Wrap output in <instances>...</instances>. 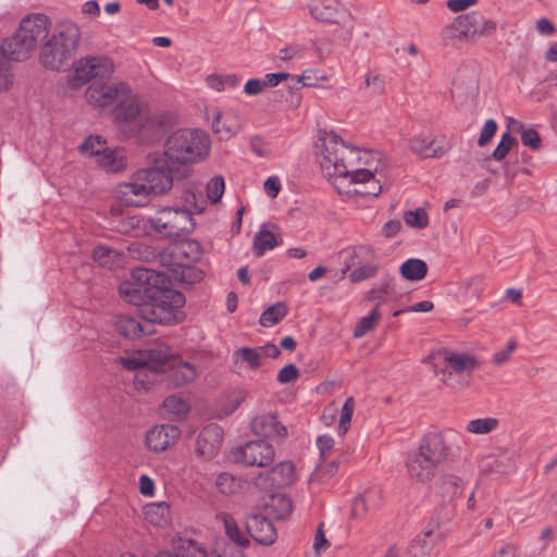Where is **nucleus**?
Masks as SVG:
<instances>
[{
    "label": "nucleus",
    "mask_w": 557,
    "mask_h": 557,
    "mask_svg": "<svg viewBox=\"0 0 557 557\" xmlns=\"http://www.w3.org/2000/svg\"><path fill=\"white\" fill-rule=\"evenodd\" d=\"M210 152V138L199 129H178L165 141L161 157L171 168L175 169L177 178L189 175L188 165L206 159Z\"/></svg>",
    "instance_id": "f257e3e1"
},
{
    "label": "nucleus",
    "mask_w": 557,
    "mask_h": 557,
    "mask_svg": "<svg viewBox=\"0 0 557 557\" xmlns=\"http://www.w3.org/2000/svg\"><path fill=\"white\" fill-rule=\"evenodd\" d=\"M449 446L442 433L425 434L416 451L406 459V470L410 480L426 483L431 481L437 469L449 458Z\"/></svg>",
    "instance_id": "f03ea898"
},
{
    "label": "nucleus",
    "mask_w": 557,
    "mask_h": 557,
    "mask_svg": "<svg viewBox=\"0 0 557 557\" xmlns=\"http://www.w3.org/2000/svg\"><path fill=\"white\" fill-rule=\"evenodd\" d=\"M322 148L319 162L324 175L332 180L336 188L342 191L346 181L352 174L357 151L334 132L325 133L321 138Z\"/></svg>",
    "instance_id": "7ed1b4c3"
},
{
    "label": "nucleus",
    "mask_w": 557,
    "mask_h": 557,
    "mask_svg": "<svg viewBox=\"0 0 557 557\" xmlns=\"http://www.w3.org/2000/svg\"><path fill=\"white\" fill-rule=\"evenodd\" d=\"M81 40V29L72 21H61L40 51V63L50 70L60 71L69 65Z\"/></svg>",
    "instance_id": "20e7f679"
},
{
    "label": "nucleus",
    "mask_w": 557,
    "mask_h": 557,
    "mask_svg": "<svg viewBox=\"0 0 557 557\" xmlns=\"http://www.w3.org/2000/svg\"><path fill=\"white\" fill-rule=\"evenodd\" d=\"M201 251L198 243L194 240L173 244L164 248L159 255V261L169 273H163L174 280L193 283L201 280V272L194 269L200 259Z\"/></svg>",
    "instance_id": "39448f33"
},
{
    "label": "nucleus",
    "mask_w": 557,
    "mask_h": 557,
    "mask_svg": "<svg viewBox=\"0 0 557 557\" xmlns=\"http://www.w3.org/2000/svg\"><path fill=\"white\" fill-rule=\"evenodd\" d=\"M184 304L185 296L181 292L158 284L149 301L139 311L141 318L147 320L151 326L153 323L171 325L183 320Z\"/></svg>",
    "instance_id": "423d86ee"
},
{
    "label": "nucleus",
    "mask_w": 557,
    "mask_h": 557,
    "mask_svg": "<svg viewBox=\"0 0 557 557\" xmlns=\"http://www.w3.org/2000/svg\"><path fill=\"white\" fill-rule=\"evenodd\" d=\"M165 283V275L152 269L138 268L132 272V281L120 285V296L128 304L143 308L158 284Z\"/></svg>",
    "instance_id": "0eeeda50"
},
{
    "label": "nucleus",
    "mask_w": 557,
    "mask_h": 557,
    "mask_svg": "<svg viewBox=\"0 0 557 557\" xmlns=\"http://www.w3.org/2000/svg\"><path fill=\"white\" fill-rule=\"evenodd\" d=\"M149 165L138 169L136 174L140 182L147 186L151 197L168 194L172 187L174 178H177L175 169L171 168L159 153L148 154Z\"/></svg>",
    "instance_id": "6e6552de"
},
{
    "label": "nucleus",
    "mask_w": 557,
    "mask_h": 557,
    "mask_svg": "<svg viewBox=\"0 0 557 557\" xmlns=\"http://www.w3.org/2000/svg\"><path fill=\"white\" fill-rule=\"evenodd\" d=\"M173 352L166 344H160L156 347L139 352L138 356L126 357L121 359V363L125 369L139 370L136 374V381L145 384V376L148 371L163 372L171 363Z\"/></svg>",
    "instance_id": "1a4fd4ad"
},
{
    "label": "nucleus",
    "mask_w": 557,
    "mask_h": 557,
    "mask_svg": "<svg viewBox=\"0 0 557 557\" xmlns=\"http://www.w3.org/2000/svg\"><path fill=\"white\" fill-rule=\"evenodd\" d=\"M151 227L168 237H178L194 228L193 218L188 210L182 208H163L150 219Z\"/></svg>",
    "instance_id": "9d476101"
},
{
    "label": "nucleus",
    "mask_w": 557,
    "mask_h": 557,
    "mask_svg": "<svg viewBox=\"0 0 557 557\" xmlns=\"http://www.w3.org/2000/svg\"><path fill=\"white\" fill-rule=\"evenodd\" d=\"M112 61L106 57H86L81 59L69 78L72 88H79L84 84L96 81L109 79L113 73Z\"/></svg>",
    "instance_id": "9b49d317"
},
{
    "label": "nucleus",
    "mask_w": 557,
    "mask_h": 557,
    "mask_svg": "<svg viewBox=\"0 0 557 557\" xmlns=\"http://www.w3.org/2000/svg\"><path fill=\"white\" fill-rule=\"evenodd\" d=\"M146 110V103L129 87V92L114 107V122L120 129L131 135Z\"/></svg>",
    "instance_id": "f8f14e48"
},
{
    "label": "nucleus",
    "mask_w": 557,
    "mask_h": 557,
    "mask_svg": "<svg viewBox=\"0 0 557 557\" xmlns=\"http://www.w3.org/2000/svg\"><path fill=\"white\" fill-rule=\"evenodd\" d=\"M129 92V85L124 82L96 81L88 86L85 97L88 103L107 108L125 97Z\"/></svg>",
    "instance_id": "ddd939ff"
},
{
    "label": "nucleus",
    "mask_w": 557,
    "mask_h": 557,
    "mask_svg": "<svg viewBox=\"0 0 557 557\" xmlns=\"http://www.w3.org/2000/svg\"><path fill=\"white\" fill-rule=\"evenodd\" d=\"M437 358L443 359L450 367V370H443L442 381L453 388L462 387L463 383L454 382V374L470 376L473 370L479 367L478 359L469 354L450 352L447 349L437 352Z\"/></svg>",
    "instance_id": "4468645a"
},
{
    "label": "nucleus",
    "mask_w": 557,
    "mask_h": 557,
    "mask_svg": "<svg viewBox=\"0 0 557 557\" xmlns=\"http://www.w3.org/2000/svg\"><path fill=\"white\" fill-rule=\"evenodd\" d=\"M232 454L236 462L263 468L274 460L275 450L271 444L258 440L236 447Z\"/></svg>",
    "instance_id": "2eb2a0df"
},
{
    "label": "nucleus",
    "mask_w": 557,
    "mask_h": 557,
    "mask_svg": "<svg viewBox=\"0 0 557 557\" xmlns=\"http://www.w3.org/2000/svg\"><path fill=\"white\" fill-rule=\"evenodd\" d=\"M453 27L460 36L474 38L478 36H492L497 29V24L493 20L485 18L480 12L472 11L456 17Z\"/></svg>",
    "instance_id": "dca6fc26"
},
{
    "label": "nucleus",
    "mask_w": 557,
    "mask_h": 557,
    "mask_svg": "<svg viewBox=\"0 0 557 557\" xmlns=\"http://www.w3.org/2000/svg\"><path fill=\"white\" fill-rule=\"evenodd\" d=\"M381 173L375 168L370 169H355L352 174L346 181L344 186H355L354 189H348L346 193H355L361 196L377 197L383 190L384 182L381 178Z\"/></svg>",
    "instance_id": "f3484780"
},
{
    "label": "nucleus",
    "mask_w": 557,
    "mask_h": 557,
    "mask_svg": "<svg viewBox=\"0 0 557 557\" xmlns=\"http://www.w3.org/2000/svg\"><path fill=\"white\" fill-rule=\"evenodd\" d=\"M114 195L121 203L137 208L147 206L152 198L136 172L131 175L127 182L115 187Z\"/></svg>",
    "instance_id": "a211bd4d"
},
{
    "label": "nucleus",
    "mask_w": 557,
    "mask_h": 557,
    "mask_svg": "<svg viewBox=\"0 0 557 557\" xmlns=\"http://www.w3.org/2000/svg\"><path fill=\"white\" fill-rule=\"evenodd\" d=\"M51 29V21L46 14L34 13L23 17L17 28L18 34L34 49L48 38Z\"/></svg>",
    "instance_id": "6ab92c4d"
},
{
    "label": "nucleus",
    "mask_w": 557,
    "mask_h": 557,
    "mask_svg": "<svg viewBox=\"0 0 557 557\" xmlns=\"http://www.w3.org/2000/svg\"><path fill=\"white\" fill-rule=\"evenodd\" d=\"M250 429L255 435L273 441H282L287 436L286 426L273 412L256 416L250 422Z\"/></svg>",
    "instance_id": "aec40b11"
},
{
    "label": "nucleus",
    "mask_w": 557,
    "mask_h": 557,
    "mask_svg": "<svg viewBox=\"0 0 557 557\" xmlns=\"http://www.w3.org/2000/svg\"><path fill=\"white\" fill-rule=\"evenodd\" d=\"M222 441L223 430L220 425L211 423L205 426L197 437V455L205 459L214 458L222 446Z\"/></svg>",
    "instance_id": "412c9836"
},
{
    "label": "nucleus",
    "mask_w": 557,
    "mask_h": 557,
    "mask_svg": "<svg viewBox=\"0 0 557 557\" xmlns=\"http://www.w3.org/2000/svg\"><path fill=\"white\" fill-rule=\"evenodd\" d=\"M224 529L231 543L226 544L219 557H245L243 548L249 545V539L243 533L235 519L230 515L223 516Z\"/></svg>",
    "instance_id": "4be33fe9"
},
{
    "label": "nucleus",
    "mask_w": 557,
    "mask_h": 557,
    "mask_svg": "<svg viewBox=\"0 0 557 557\" xmlns=\"http://www.w3.org/2000/svg\"><path fill=\"white\" fill-rule=\"evenodd\" d=\"M180 436V429L173 424L154 425L146 433V444L150 450L159 453L174 445Z\"/></svg>",
    "instance_id": "5701e85b"
},
{
    "label": "nucleus",
    "mask_w": 557,
    "mask_h": 557,
    "mask_svg": "<svg viewBox=\"0 0 557 557\" xmlns=\"http://www.w3.org/2000/svg\"><path fill=\"white\" fill-rule=\"evenodd\" d=\"M246 529L249 535L259 544L271 545L276 540V529L273 523L262 515H251L246 519Z\"/></svg>",
    "instance_id": "b1692460"
},
{
    "label": "nucleus",
    "mask_w": 557,
    "mask_h": 557,
    "mask_svg": "<svg viewBox=\"0 0 557 557\" xmlns=\"http://www.w3.org/2000/svg\"><path fill=\"white\" fill-rule=\"evenodd\" d=\"M410 149L421 158H440L448 150L445 138L416 136L410 140Z\"/></svg>",
    "instance_id": "393cba45"
},
{
    "label": "nucleus",
    "mask_w": 557,
    "mask_h": 557,
    "mask_svg": "<svg viewBox=\"0 0 557 557\" xmlns=\"http://www.w3.org/2000/svg\"><path fill=\"white\" fill-rule=\"evenodd\" d=\"M165 380L178 387L194 382L197 377V370L190 362L173 359L163 371Z\"/></svg>",
    "instance_id": "a878e982"
},
{
    "label": "nucleus",
    "mask_w": 557,
    "mask_h": 557,
    "mask_svg": "<svg viewBox=\"0 0 557 557\" xmlns=\"http://www.w3.org/2000/svg\"><path fill=\"white\" fill-rule=\"evenodd\" d=\"M309 12L314 20L327 23H337L346 13L337 0H312Z\"/></svg>",
    "instance_id": "bb28decb"
},
{
    "label": "nucleus",
    "mask_w": 557,
    "mask_h": 557,
    "mask_svg": "<svg viewBox=\"0 0 557 557\" xmlns=\"http://www.w3.org/2000/svg\"><path fill=\"white\" fill-rule=\"evenodd\" d=\"M2 53L12 61L26 60L35 50L16 30L14 35L7 38L1 45Z\"/></svg>",
    "instance_id": "cd10ccee"
},
{
    "label": "nucleus",
    "mask_w": 557,
    "mask_h": 557,
    "mask_svg": "<svg viewBox=\"0 0 557 557\" xmlns=\"http://www.w3.org/2000/svg\"><path fill=\"white\" fill-rule=\"evenodd\" d=\"M115 327L126 338L135 339L153 332L147 320L144 322L129 315H121L116 319Z\"/></svg>",
    "instance_id": "c85d7f7f"
},
{
    "label": "nucleus",
    "mask_w": 557,
    "mask_h": 557,
    "mask_svg": "<svg viewBox=\"0 0 557 557\" xmlns=\"http://www.w3.org/2000/svg\"><path fill=\"white\" fill-rule=\"evenodd\" d=\"M162 132V121L159 115L150 114L147 110L133 128L131 135L139 136L143 140H150L159 137Z\"/></svg>",
    "instance_id": "c756f323"
},
{
    "label": "nucleus",
    "mask_w": 557,
    "mask_h": 557,
    "mask_svg": "<svg viewBox=\"0 0 557 557\" xmlns=\"http://www.w3.org/2000/svg\"><path fill=\"white\" fill-rule=\"evenodd\" d=\"M97 163L108 172H120L126 168V153L124 149L107 148L96 158Z\"/></svg>",
    "instance_id": "7c9ffc66"
},
{
    "label": "nucleus",
    "mask_w": 557,
    "mask_h": 557,
    "mask_svg": "<svg viewBox=\"0 0 557 557\" xmlns=\"http://www.w3.org/2000/svg\"><path fill=\"white\" fill-rule=\"evenodd\" d=\"M170 505L165 502L151 503L144 507V515L148 522L162 527L170 520Z\"/></svg>",
    "instance_id": "2f4dec72"
},
{
    "label": "nucleus",
    "mask_w": 557,
    "mask_h": 557,
    "mask_svg": "<svg viewBox=\"0 0 557 557\" xmlns=\"http://www.w3.org/2000/svg\"><path fill=\"white\" fill-rule=\"evenodd\" d=\"M381 498L380 490H371L366 494L357 497L351 508V516L356 519L364 517L369 509L377 507V499Z\"/></svg>",
    "instance_id": "473e14b6"
},
{
    "label": "nucleus",
    "mask_w": 557,
    "mask_h": 557,
    "mask_svg": "<svg viewBox=\"0 0 557 557\" xmlns=\"http://www.w3.org/2000/svg\"><path fill=\"white\" fill-rule=\"evenodd\" d=\"M232 359L235 366L247 364L249 369L257 370L260 367L261 352L258 347H240L234 350Z\"/></svg>",
    "instance_id": "72a5a7b5"
},
{
    "label": "nucleus",
    "mask_w": 557,
    "mask_h": 557,
    "mask_svg": "<svg viewBox=\"0 0 557 557\" xmlns=\"http://www.w3.org/2000/svg\"><path fill=\"white\" fill-rule=\"evenodd\" d=\"M428 273L426 263L417 258L406 260L400 267V274L408 281H421Z\"/></svg>",
    "instance_id": "f704fd0d"
},
{
    "label": "nucleus",
    "mask_w": 557,
    "mask_h": 557,
    "mask_svg": "<svg viewBox=\"0 0 557 557\" xmlns=\"http://www.w3.org/2000/svg\"><path fill=\"white\" fill-rule=\"evenodd\" d=\"M278 245L276 235L269 230L261 228L253 238V253L257 257H262L268 250H272Z\"/></svg>",
    "instance_id": "c9c22d12"
},
{
    "label": "nucleus",
    "mask_w": 557,
    "mask_h": 557,
    "mask_svg": "<svg viewBox=\"0 0 557 557\" xmlns=\"http://www.w3.org/2000/svg\"><path fill=\"white\" fill-rule=\"evenodd\" d=\"M277 488L288 486L295 481V468L289 461H283L271 468Z\"/></svg>",
    "instance_id": "e433bc0d"
},
{
    "label": "nucleus",
    "mask_w": 557,
    "mask_h": 557,
    "mask_svg": "<svg viewBox=\"0 0 557 557\" xmlns=\"http://www.w3.org/2000/svg\"><path fill=\"white\" fill-rule=\"evenodd\" d=\"M286 314V305L284 302H276L261 313L259 322L264 327H271L282 321Z\"/></svg>",
    "instance_id": "4c0bfd02"
},
{
    "label": "nucleus",
    "mask_w": 557,
    "mask_h": 557,
    "mask_svg": "<svg viewBox=\"0 0 557 557\" xmlns=\"http://www.w3.org/2000/svg\"><path fill=\"white\" fill-rule=\"evenodd\" d=\"M215 486L223 495H235L242 490V481L228 472H222L215 479Z\"/></svg>",
    "instance_id": "58836bf2"
},
{
    "label": "nucleus",
    "mask_w": 557,
    "mask_h": 557,
    "mask_svg": "<svg viewBox=\"0 0 557 557\" xmlns=\"http://www.w3.org/2000/svg\"><path fill=\"white\" fill-rule=\"evenodd\" d=\"M509 124L515 131L521 129V141L524 146H527L533 150L540 149L542 139H541L540 134L535 129H533V128L523 129L522 123L512 117L509 119Z\"/></svg>",
    "instance_id": "ea45409f"
},
{
    "label": "nucleus",
    "mask_w": 557,
    "mask_h": 557,
    "mask_svg": "<svg viewBox=\"0 0 557 557\" xmlns=\"http://www.w3.org/2000/svg\"><path fill=\"white\" fill-rule=\"evenodd\" d=\"M498 425L496 418H481L468 422L466 430L472 434H488L494 431Z\"/></svg>",
    "instance_id": "a19ab883"
},
{
    "label": "nucleus",
    "mask_w": 557,
    "mask_h": 557,
    "mask_svg": "<svg viewBox=\"0 0 557 557\" xmlns=\"http://www.w3.org/2000/svg\"><path fill=\"white\" fill-rule=\"evenodd\" d=\"M380 319L379 308H374L368 315L361 318L354 329V337L361 338L371 331Z\"/></svg>",
    "instance_id": "79ce46f5"
},
{
    "label": "nucleus",
    "mask_w": 557,
    "mask_h": 557,
    "mask_svg": "<svg viewBox=\"0 0 557 557\" xmlns=\"http://www.w3.org/2000/svg\"><path fill=\"white\" fill-rule=\"evenodd\" d=\"M163 408L169 413L176 416V417L185 416L189 410V406H188L187 401L185 399H183L182 397H178L175 395L168 396L163 400Z\"/></svg>",
    "instance_id": "37998d69"
},
{
    "label": "nucleus",
    "mask_w": 557,
    "mask_h": 557,
    "mask_svg": "<svg viewBox=\"0 0 557 557\" xmlns=\"http://www.w3.org/2000/svg\"><path fill=\"white\" fill-rule=\"evenodd\" d=\"M355 410V400L354 397H348L344 403L341 414H339V423H338V434L344 435L350 428V422L352 418V413Z\"/></svg>",
    "instance_id": "c03bdc74"
},
{
    "label": "nucleus",
    "mask_w": 557,
    "mask_h": 557,
    "mask_svg": "<svg viewBox=\"0 0 557 557\" xmlns=\"http://www.w3.org/2000/svg\"><path fill=\"white\" fill-rule=\"evenodd\" d=\"M119 256L117 251L104 246L99 245L95 247L92 251L94 260L101 267H111L114 263L115 258Z\"/></svg>",
    "instance_id": "a18cd8bd"
},
{
    "label": "nucleus",
    "mask_w": 557,
    "mask_h": 557,
    "mask_svg": "<svg viewBox=\"0 0 557 557\" xmlns=\"http://www.w3.org/2000/svg\"><path fill=\"white\" fill-rule=\"evenodd\" d=\"M224 178L222 176H213L206 186L208 199L212 203H218L224 194Z\"/></svg>",
    "instance_id": "49530a36"
},
{
    "label": "nucleus",
    "mask_w": 557,
    "mask_h": 557,
    "mask_svg": "<svg viewBox=\"0 0 557 557\" xmlns=\"http://www.w3.org/2000/svg\"><path fill=\"white\" fill-rule=\"evenodd\" d=\"M104 149L106 141H102L100 136H89L81 145V151L88 157L97 158Z\"/></svg>",
    "instance_id": "de8ad7c7"
},
{
    "label": "nucleus",
    "mask_w": 557,
    "mask_h": 557,
    "mask_svg": "<svg viewBox=\"0 0 557 557\" xmlns=\"http://www.w3.org/2000/svg\"><path fill=\"white\" fill-rule=\"evenodd\" d=\"M287 78L296 79V83L301 84L302 86L311 85V84L305 82V79H306L305 75L293 76L285 72H278V73H270L264 76V79H263L264 87H267V86L275 87L281 82L286 81Z\"/></svg>",
    "instance_id": "09e8293b"
},
{
    "label": "nucleus",
    "mask_w": 557,
    "mask_h": 557,
    "mask_svg": "<svg viewBox=\"0 0 557 557\" xmlns=\"http://www.w3.org/2000/svg\"><path fill=\"white\" fill-rule=\"evenodd\" d=\"M407 225L417 228H424L429 224V218L425 210L418 208L414 211H408L404 215Z\"/></svg>",
    "instance_id": "8fccbe9b"
},
{
    "label": "nucleus",
    "mask_w": 557,
    "mask_h": 557,
    "mask_svg": "<svg viewBox=\"0 0 557 557\" xmlns=\"http://www.w3.org/2000/svg\"><path fill=\"white\" fill-rule=\"evenodd\" d=\"M182 210H188L190 216L194 213H201L205 210V201L201 195H197L193 191H186L184 195V208Z\"/></svg>",
    "instance_id": "3c124183"
},
{
    "label": "nucleus",
    "mask_w": 557,
    "mask_h": 557,
    "mask_svg": "<svg viewBox=\"0 0 557 557\" xmlns=\"http://www.w3.org/2000/svg\"><path fill=\"white\" fill-rule=\"evenodd\" d=\"M364 87L370 89V95L380 96L385 92V79L379 74L368 73L364 79Z\"/></svg>",
    "instance_id": "603ef678"
},
{
    "label": "nucleus",
    "mask_w": 557,
    "mask_h": 557,
    "mask_svg": "<svg viewBox=\"0 0 557 557\" xmlns=\"http://www.w3.org/2000/svg\"><path fill=\"white\" fill-rule=\"evenodd\" d=\"M255 486L260 491L271 493L275 488H277L274 483V479L272 476L271 469L268 471L260 472L253 480Z\"/></svg>",
    "instance_id": "864d4df0"
},
{
    "label": "nucleus",
    "mask_w": 557,
    "mask_h": 557,
    "mask_svg": "<svg viewBox=\"0 0 557 557\" xmlns=\"http://www.w3.org/2000/svg\"><path fill=\"white\" fill-rule=\"evenodd\" d=\"M272 506L274 508H278L277 518L284 519L288 516L293 510V504L290 498L285 495H273L272 496Z\"/></svg>",
    "instance_id": "5fc2aeb1"
},
{
    "label": "nucleus",
    "mask_w": 557,
    "mask_h": 557,
    "mask_svg": "<svg viewBox=\"0 0 557 557\" xmlns=\"http://www.w3.org/2000/svg\"><path fill=\"white\" fill-rule=\"evenodd\" d=\"M513 144L515 138L509 133H505L493 151V158L497 161L505 159Z\"/></svg>",
    "instance_id": "6e6d98bb"
},
{
    "label": "nucleus",
    "mask_w": 557,
    "mask_h": 557,
    "mask_svg": "<svg viewBox=\"0 0 557 557\" xmlns=\"http://www.w3.org/2000/svg\"><path fill=\"white\" fill-rule=\"evenodd\" d=\"M516 348H517L516 339L508 341V343L504 349H502L493 355V358H492L493 363L496 366H502V364L506 363L510 359V357H511L512 352L516 350Z\"/></svg>",
    "instance_id": "4d7b16f0"
},
{
    "label": "nucleus",
    "mask_w": 557,
    "mask_h": 557,
    "mask_svg": "<svg viewBox=\"0 0 557 557\" xmlns=\"http://www.w3.org/2000/svg\"><path fill=\"white\" fill-rule=\"evenodd\" d=\"M496 131H497V123L495 120L490 119V120L485 121V123L481 129L480 137L478 139V145L481 147L485 146L493 138Z\"/></svg>",
    "instance_id": "13d9d810"
},
{
    "label": "nucleus",
    "mask_w": 557,
    "mask_h": 557,
    "mask_svg": "<svg viewBox=\"0 0 557 557\" xmlns=\"http://www.w3.org/2000/svg\"><path fill=\"white\" fill-rule=\"evenodd\" d=\"M299 376V370L297 369V367L295 364H287L285 367H283L278 374H277V381L281 383V384H287V383H290V382H294L298 379Z\"/></svg>",
    "instance_id": "bf43d9fd"
},
{
    "label": "nucleus",
    "mask_w": 557,
    "mask_h": 557,
    "mask_svg": "<svg viewBox=\"0 0 557 557\" xmlns=\"http://www.w3.org/2000/svg\"><path fill=\"white\" fill-rule=\"evenodd\" d=\"M306 48L301 45H292L282 48L278 52L281 60L288 61L293 59H300L304 57Z\"/></svg>",
    "instance_id": "052dcab7"
},
{
    "label": "nucleus",
    "mask_w": 557,
    "mask_h": 557,
    "mask_svg": "<svg viewBox=\"0 0 557 557\" xmlns=\"http://www.w3.org/2000/svg\"><path fill=\"white\" fill-rule=\"evenodd\" d=\"M375 272L376 269L372 265L360 267L350 273V278L352 282H360L374 276Z\"/></svg>",
    "instance_id": "680f3d73"
},
{
    "label": "nucleus",
    "mask_w": 557,
    "mask_h": 557,
    "mask_svg": "<svg viewBox=\"0 0 557 557\" xmlns=\"http://www.w3.org/2000/svg\"><path fill=\"white\" fill-rule=\"evenodd\" d=\"M250 148L258 157L264 158L270 154V149L267 143L259 136L251 138Z\"/></svg>",
    "instance_id": "e2e57ef3"
},
{
    "label": "nucleus",
    "mask_w": 557,
    "mask_h": 557,
    "mask_svg": "<svg viewBox=\"0 0 557 557\" xmlns=\"http://www.w3.org/2000/svg\"><path fill=\"white\" fill-rule=\"evenodd\" d=\"M434 305L432 301L423 300L406 309L394 312V317H398L403 312H429L433 309Z\"/></svg>",
    "instance_id": "0e129e2a"
},
{
    "label": "nucleus",
    "mask_w": 557,
    "mask_h": 557,
    "mask_svg": "<svg viewBox=\"0 0 557 557\" xmlns=\"http://www.w3.org/2000/svg\"><path fill=\"white\" fill-rule=\"evenodd\" d=\"M317 446L320 450L322 458H325L326 455L332 450V448L334 446V440L332 436L326 435V434L320 435L317 438Z\"/></svg>",
    "instance_id": "69168bd1"
},
{
    "label": "nucleus",
    "mask_w": 557,
    "mask_h": 557,
    "mask_svg": "<svg viewBox=\"0 0 557 557\" xmlns=\"http://www.w3.org/2000/svg\"><path fill=\"white\" fill-rule=\"evenodd\" d=\"M264 88V83H263V79H259V78H251L249 81H247V83L245 84L244 86V91L245 94L249 95V96H256V95H259L260 92H262Z\"/></svg>",
    "instance_id": "338daca9"
},
{
    "label": "nucleus",
    "mask_w": 557,
    "mask_h": 557,
    "mask_svg": "<svg viewBox=\"0 0 557 557\" xmlns=\"http://www.w3.org/2000/svg\"><path fill=\"white\" fill-rule=\"evenodd\" d=\"M401 228V224L397 220H391L386 222L382 227V235L386 238L394 237Z\"/></svg>",
    "instance_id": "774afa93"
}]
</instances>
